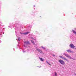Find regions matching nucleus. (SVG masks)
Wrapping results in <instances>:
<instances>
[{
	"label": "nucleus",
	"mask_w": 76,
	"mask_h": 76,
	"mask_svg": "<svg viewBox=\"0 0 76 76\" xmlns=\"http://www.w3.org/2000/svg\"><path fill=\"white\" fill-rule=\"evenodd\" d=\"M70 47H71V48H75V46L72 44H70Z\"/></svg>",
	"instance_id": "20e7f679"
},
{
	"label": "nucleus",
	"mask_w": 76,
	"mask_h": 76,
	"mask_svg": "<svg viewBox=\"0 0 76 76\" xmlns=\"http://www.w3.org/2000/svg\"><path fill=\"white\" fill-rule=\"evenodd\" d=\"M46 62L47 63H48V64L49 65H50V66H51V64H50L48 62V61H46Z\"/></svg>",
	"instance_id": "f8f14e48"
},
{
	"label": "nucleus",
	"mask_w": 76,
	"mask_h": 76,
	"mask_svg": "<svg viewBox=\"0 0 76 76\" xmlns=\"http://www.w3.org/2000/svg\"><path fill=\"white\" fill-rule=\"evenodd\" d=\"M63 60H66V61H68V60H67V59H66V58H63Z\"/></svg>",
	"instance_id": "1a4fd4ad"
},
{
	"label": "nucleus",
	"mask_w": 76,
	"mask_h": 76,
	"mask_svg": "<svg viewBox=\"0 0 76 76\" xmlns=\"http://www.w3.org/2000/svg\"><path fill=\"white\" fill-rule=\"evenodd\" d=\"M58 61H59L60 63L61 64H62V65H64L65 64V63H64V61L61 59Z\"/></svg>",
	"instance_id": "f257e3e1"
},
{
	"label": "nucleus",
	"mask_w": 76,
	"mask_h": 76,
	"mask_svg": "<svg viewBox=\"0 0 76 76\" xmlns=\"http://www.w3.org/2000/svg\"><path fill=\"white\" fill-rule=\"evenodd\" d=\"M67 52H68V53H73V52L72 51H71L70 50H67Z\"/></svg>",
	"instance_id": "0eeeda50"
},
{
	"label": "nucleus",
	"mask_w": 76,
	"mask_h": 76,
	"mask_svg": "<svg viewBox=\"0 0 76 76\" xmlns=\"http://www.w3.org/2000/svg\"><path fill=\"white\" fill-rule=\"evenodd\" d=\"M42 48L44 50H45V48L42 46Z\"/></svg>",
	"instance_id": "4468645a"
},
{
	"label": "nucleus",
	"mask_w": 76,
	"mask_h": 76,
	"mask_svg": "<svg viewBox=\"0 0 76 76\" xmlns=\"http://www.w3.org/2000/svg\"><path fill=\"white\" fill-rule=\"evenodd\" d=\"M31 42H32V43L33 44H34V41H33V40H31Z\"/></svg>",
	"instance_id": "ddd939ff"
},
{
	"label": "nucleus",
	"mask_w": 76,
	"mask_h": 76,
	"mask_svg": "<svg viewBox=\"0 0 76 76\" xmlns=\"http://www.w3.org/2000/svg\"><path fill=\"white\" fill-rule=\"evenodd\" d=\"M23 53H25V52H26V51H24V50H23Z\"/></svg>",
	"instance_id": "2eb2a0df"
},
{
	"label": "nucleus",
	"mask_w": 76,
	"mask_h": 76,
	"mask_svg": "<svg viewBox=\"0 0 76 76\" xmlns=\"http://www.w3.org/2000/svg\"><path fill=\"white\" fill-rule=\"evenodd\" d=\"M28 33H29V32H26L25 33H20L21 34H23V35H27L28 34Z\"/></svg>",
	"instance_id": "39448f33"
},
{
	"label": "nucleus",
	"mask_w": 76,
	"mask_h": 76,
	"mask_svg": "<svg viewBox=\"0 0 76 76\" xmlns=\"http://www.w3.org/2000/svg\"><path fill=\"white\" fill-rule=\"evenodd\" d=\"M18 41H20V38L18 37Z\"/></svg>",
	"instance_id": "9b49d317"
},
{
	"label": "nucleus",
	"mask_w": 76,
	"mask_h": 76,
	"mask_svg": "<svg viewBox=\"0 0 76 76\" xmlns=\"http://www.w3.org/2000/svg\"><path fill=\"white\" fill-rule=\"evenodd\" d=\"M59 57H60V58H62V59H63L64 57H63L62 56H60Z\"/></svg>",
	"instance_id": "9d476101"
},
{
	"label": "nucleus",
	"mask_w": 76,
	"mask_h": 76,
	"mask_svg": "<svg viewBox=\"0 0 76 76\" xmlns=\"http://www.w3.org/2000/svg\"><path fill=\"white\" fill-rule=\"evenodd\" d=\"M36 49L37 50V51H39V52H40L41 53H42V51L38 49V48H36Z\"/></svg>",
	"instance_id": "423d86ee"
},
{
	"label": "nucleus",
	"mask_w": 76,
	"mask_h": 76,
	"mask_svg": "<svg viewBox=\"0 0 76 76\" xmlns=\"http://www.w3.org/2000/svg\"><path fill=\"white\" fill-rule=\"evenodd\" d=\"M34 7H35V5H34Z\"/></svg>",
	"instance_id": "f3484780"
},
{
	"label": "nucleus",
	"mask_w": 76,
	"mask_h": 76,
	"mask_svg": "<svg viewBox=\"0 0 76 76\" xmlns=\"http://www.w3.org/2000/svg\"><path fill=\"white\" fill-rule=\"evenodd\" d=\"M17 39V40H18V39Z\"/></svg>",
	"instance_id": "a211bd4d"
},
{
	"label": "nucleus",
	"mask_w": 76,
	"mask_h": 76,
	"mask_svg": "<svg viewBox=\"0 0 76 76\" xmlns=\"http://www.w3.org/2000/svg\"><path fill=\"white\" fill-rule=\"evenodd\" d=\"M31 39H33L34 40H35V39H34L33 38H31Z\"/></svg>",
	"instance_id": "dca6fc26"
},
{
	"label": "nucleus",
	"mask_w": 76,
	"mask_h": 76,
	"mask_svg": "<svg viewBox=\"0 0 76 76\" xmlns=\"http://www.w3.org/2000/svg\"><path fill=\"white\" fill-rule=\"evenodd\" d=\"M64 56H66V57H68V58H70V59H72V57L68 54H66V53H64Z\"/></svg>",
	"instance_id": "f03ea898"
},
{
	"label": "nucleus",
	"mask_w": 76,
	"mask_h": 76,
	"mask_svg": "<svg viewBox=\"0 0 76 76\" xmlns=\"http://www.w3.org/2000/svg\"><path fill=\"white\" fill-rule=\"evenodd\" d=\"M39 59L40 60H41V61H44V59H43L42 58H39Z\"/></svg>",
	"instance_id": "6e6552de"
},
{
	"label": "nucleus",
	"mask_w": 76,
	"mask_h": 76,
	"mask_svg": "<svg viewBox=\"0 0 76 76\" xmlns=\"http://www.w3.org/2000/svg\"><path fill=\"white\" fill-rule=\"evenodd\" d=\"M24 46L25 47V45H27L28 44H30V43L29 42L25 41L24 42Z\"/></svg>",
	"instance_id": "7ed1b4c3"
}]
</instances>
